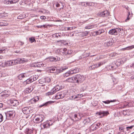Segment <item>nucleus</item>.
Here are the masks:
<instances>
[{
  "label": "nucleus",
  "mask_w": 134,
  "mask_h": 134,
  "mask_svg": "<svg viewBox=\"0 0 134 134\" xmlns=\"http://www.w3.org/2000/svg\"><path fill=\"white\" fill-rule=\"evenodd\" d=\"M3 120V115L0 114V122H2Z\"/></svg>",
  "instance_id": "obj_52"
},
{
  "label": "nucleus",
  "mask_w": 134,
  "mask_h": 134,
  "mask_svg": "<svg viewBox=\"0 0 134 134\" xmlns=\"http://www.w3.org/2000/svg\"><path fill=\"white\" fill-rule=\"evenodd\" d=\"M116 28L112 29L110 30L109 32V34L111 35H117L116 33Z\"/></svg>",
  "instance_id": "obj_16"
},
{
  "label": "nucleus",
  "mask_w": 134,
  "mask_h": 134,
  "mask_svg": "<svg viewBox=\"0 0 134 134\" xmlns=\"http://www.w3.org/2000/svg\"><path fill=\"white\" fill-rule=\"evenodd\" d=\"M51 121L50 120L49 121H47L46 122L44 123L43 126L44 128H49L50 125H51L52 124V123H51Z\"/></svg>",
  "instance_id": "obj_10"
},
{
  "label": "nucleus",
  "mask_w": 134,
  "mask_h": 134,
  "mask_svg": "<svg viewBox=\"0 0 134 134\" xmlns=\"http://www.w3.org/2000/svg\"><path fill=\"white\" fill-rule=\"evenodd\" d=\"M91 121L90 119V118H88L86 119L83 121V123L85 124H87Z\"/></svg>",
  "instance_id": "obj_29"
},
{
  "label": "nucleus",
  "mask_w": 134,
  "mask_h": 134,
  "mask_svg": "<svg viewBox=\"0 0 134 134\" xmlns=\"http://www.w3.org/2000/svg\"><path fill=\"white\" fill-rule=\"evenodd\" d=\"M63 34L61 33H59L54 34V37L57 38L58 37L61 38Z\"/></svg>",
  "instance_id": "obj_27"
},
{
  "label": "nucleus",
  "mask_w": 134,
  "mask_h": 134,
  "mask_svg": "<svg viewBox=\"0 0 134 134\" xmlns=\"http://www.w3.org/2000/svg\"><path fill=\"white\" fill-rule=\"evenodd\" d=\"M29 107H24V108H23L22 109V111L23 112L24 114V112H25L26 111L27 109H28Z\"/></svg>",
  "instance_id": "obj_47"
},
{
  "label": "nucleus",
  "mask_w": 134,
  "mask_h": 134,
  "mask_svg": "<svg viewBox=\"0 0 134 134\" xmlns=\"http://www.w3.org/2000/svg\"><path fill=\"white\" fill-rule=\"evenodd\" d=\"M103 64V62H100L98 64H97V68L101 66Z\"/></svg>",
  "instance_id": "obj_55"
},
{
  "label": "nucleus",
  "mask_w": 134,
  "mask_h": 134,
  "mask_svg": "<svg viewBox=\"0 0 134 134\" xmlns=\"http://www.w3.org/2000/svg\"><path fill=\"white\" fill-rule=\"evenodd\" d=\"M6 51V49H2L0 50V53H5V51Z\"/></svg>",
  "instance_id": "obj_54"
},
{
  "label": "nucleus",
  "mask_w": 134,
  "mask_h": 134,
  "mask_svg": "<svg viewBox=\"0 0 134 134\" xmlns=\"http://www.w3.org/2000/svg\"><path fill=\"white\" fill-rule=\"evenodd\" d=\"M26 74V73L20 74L19 75L18 77L19 79L21 80L27 77Z\"/></svg>",
  "instance_id": "obj_17"
},
{
  "label": "nucleus",
  "mask_w": 134,
  "mask_h": 134,
  "mask_svg": "<svg viewBox=\"0 0 134 134\" xmlns=\"http://www.w3.org/2000/svg\"><path fill=\"white\" fill-rule=\"evenodd\" d=\"M96 26L94 25H91L87 26L85 27V29H90L94 28V27Z\"/></svg>",
  "instance_id": "obj_36"
},
{
  "label": "nucleus",
  "mask_w": 134,
  "mask_h": 134,
  "mask_svg": "<svg viewBox=\"0 0 134 134\" xmlns=\"http://www.w3.org/2000/svg\"><path fill=\"white\" fill-rule=\"evenodd\" d=\"M33 132L32 130L29 129H26L23 132H21L20 134H31Z\"/></svg>",
  "instance_id": "obj_12"
},
{
  "label": "nucleus",
  "mask_w": 134,
  "mask_h": 134,
  "mask_svg": "<svg viewBox=\"0 0 134 134\" xmlns=\"http://www.w3.org/2000/svg\"><path fill=\"white\" fill-rule=\"evenodd\" d=\"M64 97V94L62 92L58 93L55 96V98L56 99H62Z\"/></svg>",
  "instance_id": "obj_8"
},
{
  "label": "nucleus",
  "mask_w": 134,
  "mask_h": 134,
  "mask_svg": "<svg viewBox=\"0 0 134 134\" xmlns=\"http://www.w3.org/2000/svg\"><path fill=\"white\" fill-rule=\"evenodd\" d=\"M14 60L15 65L18 63H23L28 60L24 58H17Z\"/></svg>",
  "instance_id": "obj_5"
},
{
  "label": "nucleus",
  "mask_w": 134,
  "mask_h": 134,
  "mask_svg": "<svg viewBox=\"0 0 134 134\" xmlns=\"http://www.w3.org/2000/svg\"><path fill=\"white\" fill-rule=\"evenodd\" d=\"M101 125V123H98L97 124H96V127L97 126V127L98 128L99 126Z\"/></svg>",
  "instance_id": "obj_62"
},
{
  "label": "nucleus",
  "mask_w": 134,
  "mask_h": 134,
  "mask_svg": "<svg viewBox=\"0 0 134 134\" xmlns=\"http://www.w3.org/2000/svg\"><path fill=\"white\" fill-rule=\"evenodd\" d=\"M49 70L51 73H56L57 74L60 73L59 67H51L49 68Z\"/></svg>",
  "instance_id": "obj_4"
},
{
  "label": "nucleus",
  "mask_w": 134,
  "mask_h": 134,
  "mask_svg": "<svg viewBox=\"0 0 134 134\" xmlns=\"http://www.w3.org/2000/svg\"><path fill=\"white\" fill-rule=\"evenodd\" d=\"M77 114H75L74 115V117L75 119V120H78L79 119L77 117Z\"/></svg>",
  "instance_id": "obj_56"
},
{
  "label": "nucleus",
  "mask_w": 134,
  "mask_h": 134,
  "mask_svg": "<svg viewBox=\"0 0 134 134\" xmlns=\"http://www.w3.org/2000/svg\"><path fill=\"white\" fill-rule=\"evenodd\" d=\"M60 89V86L58 85H57L54 87L52 89V90L55 93L57 91L59 90Z\"/></svg>",
  "instance_id": "obj_24"
},
{
  "label": "nucleus",
  "mask_w": 134,
  "mask_h": 134,
  "mask_svg": "<svg viewBox=\"0 0 134 134\" xmlns=\"http://www.w3.org/2000/svg\"><path fill=\"white\" fill-rule=\"evenodd\" d=\"M10 61L11 62V66L14 65H15L14 60H10Z\"/></svg>",
  "instance_id": "obj_57"
},
{
  "label": "nucleus",
  "mask_w": 134,
  "mask_h": 134,
  "mask_svg": "<svg viewBox=\"0 0 134 134\" xmlns=\"http://www.w3.org/2000/svg\"><path fill=\"white\" fill-rule=\"evenodd\" d=\"M83 96L82 95V94H78L76 95L75 96H74L72 97H74V99H75L76 98H78L79 99L80 98L82 97Z\"/></svg>",
  "instance_id": "obj_34"
},
{
  "label": "nucleus",
  "mask_w": 134,
  "mask_h": 134,
  "mask_svg": "<svg viewBox=\"0 0 134 134\" xmlns=\"http://www.w3.org/2000/svg\"><path fill=\"white\" fill-rule=\"evenodd\" d=\"M5 74H3L2 72H0V77H4Z\"/></svg>",
  "instance_id": "obj_58"
},
{
  "label": "nucleus",
  "mask_w": 134,
  "mask_h": 134,
  "mask_svg": "<svg viewBox=\"0 0 134 134\" xmlns=\"http://www.w3.org/2000/svg\"><path fill=\"white\" fill-rule=\"evenodd\" d=\"M53 102H53L52 101H48V102H46V103H45L41 105L40 106L41 107H42L44 105L46 106H47V105H48V104L53 103Z\"/></svg>",
  "instance_id": "obj_33"
},
{
  "label": "nucleus",
  "mask_w": 134,
  "mask_h": 134,
  "mask_svg": "<svg viewBox=\"0 0 134 134\" xmlns=\"http://www.w3.org/2000/svg\"><path fill=\"white\" fill-rule=\"evenodd\" d=\"M68 68L67 67H65L64 68H59V70H60V73L63 72L65 70H66V69H67Z\"/></svg>",
  "instance_id": "obj_45"
},
{
  "label": "nucleus",
  "mask_w": 134,
  "mask_h": 134,
  "mask_svg": "<svg viewBox=\"0 0 134 134\" xmlns=\"http://www.w3.org/2000/svg\"><path fill=\"white\" fill-rule=\"evenodd\" d=\"M130 67L134 68V62L130 65Z\"/></svg>",
  "instance_id": "obj_64"
},
{
  "label": "nucleus",
  "mask_w": 134,
  "mask_h": 134,
  "mask_svg": "<svg viewBox=\"0 0 134 134\" xmlns=\"http://www.w3.org/2000/svg\"><path fill=\"white\" fill-rule=\"evenodd\" d=\"M39 98L38 97H36V99H32L31 100V102H34V103L36 102L37 101H38L39 100Z\"/></svg>",
  "instance_id": "obj_44"
},
{
  "label": "nucleus",
  "mask_w": 134,
  "mask_h": 134,
  "mask_svg": "<svg viewBox=\"0 0 134 134\" xmlns=\"http://www.w3.org/2000/svg\"><path fill=\"white\" fill-rule=\"evenodd\" d=\"M70 72L71 70L67 72L64 74V77H66L69 76L70 74H71V73H70Z\"/></svg>",
  "instance_id": "obj_42"
},
{
  "label": "nucleus",
  "mask_w": 134,
  "mask_h": 134,
  "mask_svg": "<svg viewBox=\"0 0 134 134\" xmlns=\"http://www.w3.org/2000/svg\"><path fill=\"white\" fill-rule=\"evenodd\" d=\"M116 101L115 100H111L110 101L109 100H107L105 101H103L102 102L106 104H108L110 102H114Z\"/></svg>",
  "instance_id": "obj_39"
},
{
  "label": "nucleus",
  "mask_w": 134,
  "mask_h": 134,
  "mask_svg": "<svg viewBox=\"0 0 134 134\" xmlns=\"http://www.w3.org/2000/svg\"><path fill=\"white\" fill-rule=\"evenodd\" d=\"M73 52L72 50H68L67 52H65V54L67 55H69L71 54Z\"/></svg>",
  "instance_id": "obj_30"
},
{
  "label": "nucleus",
  "mask_w": 134,
  "mask_h": 134,
  "mask_svg": "<svg viewBox=\"0 0 134 134\" xmlns=\"http://www.w3.org/2000/svg\"><path fill=\"white\" fill-rule=\"evenodd\" d=\"M10 103L12 106H16L19 104L18 101L16 100H11Z\"/></svg>",
  "instance_id": "obj_9"
},
{
  "label": "nucleus",
  "mask_w": 134,
  "mask_h": 134,
  "mask_svg": "<svg viewBox=\"0 0 134 134\" xmlns=\"http://www.w3.org/2000/svg\"><path fill=\"white\" fill-rule=\"evenodd\" d=\"M116 31H116L117 35H118V34L120 35V34L121 33L122 34L124 32L123 30L122 29L116 28Z\"/></svg>",
  "instance_id": "obj_20"
},
{
  "label": "nucleus",
  "mask_w": 134,
  "mask_h": 134,
  "mask_svg": "<svg viewBox=\"0 0 134 134\" xmlns=\"http://www.w3.org/2000/svg\"><path fill=\"white\" fill-rule=\"evenodd\" d=\"M25 15H23L22 14H20L19 16H18V19H21L25 18Z\"/></svg>",
  "instance_id": "obj_41"
},
{
  "label": "nucleus",
  "mask_w": 134,
  "mask_h": 134,
  "mask_svg": "<svg viewBox=\"0 0 134 134\" xmlns=\"http://www.w3.org/2000/svg\"><path fill=\"white\" fill-rule=\"evenodd\" d=\"M18 43L19 44V45L21 46L23 45L24 44L23 42L20 41H19L18 42Z\"/></svg>",
  "instance_id": "obj_53"
},
{
  "label": "nucleus",
  "mask_w": 134,
  "mask_h": 134,
  "mask_svg": "<svg viewBox=\"0 0 134 134\" xmlns=\"http://www.w3.org/2000/svg\"><path fill=\"white\" fill-rule=\"evenodd\" d=\"M40 18L42 19H46V17L44 16H40Z\"/></svg>",
  "instance_id": "obj_60"
},
{
  "label": "nucleus",
  "mask_w": 134,
  "mask_h": 134,
  "mask_svg": "<svg viewBox=\"0 0 134 134\" xmlns=\"http://www.w3.org/2000/svg\"><path fill=\"white\" fill-rule=\"evenodd\" d=\"M74 28V27H68L67 28V30H71L73 29V28Z\"/></svg>",
  "instance_id": "obj_59"
},
{
  "label": "nucleus",
  "mask_w": 134,
  "mask_h": 134,
  "mask_svg": "<svg viewBox=\"0 0 134 134\" xmlns=\"http://www.w3.org/2000/svg\"><path fill=\"white\" fill-rule=\"evenodd\" d=\"M89 33L88 31H85L81 33L80 35L82 37H84L87 36Z\"/></svg>",
  "instance_id": "obj_31"
},
{
  "label": "nucleus",
  "mask_w": 134,
  "mask_h": 134,
  "mask_svg": "<svg viewBox=\"0 0 134 134\" xmlns=\"http://www.w3.org/2000/svg\"><path fill=\"white\" fill-rule=\"evenodd\" d=\"M134 126H132L129 127H126V129L127 131H128L130 129H131Z\"/></svg>",
  "instance_id": "obj_48"
},
{
  "label": "nucleus",
  "mask_w": 134,
  "mask_h": 134,
  "mask_svg": "<svg viewBox=\"0 0 134 134\" xmlns=\"http://www.w3.org/2000/svg\"><path fill=\"white\" fill-rule=\"evenodd\" d=\"M126 126H120L119 127V130L121 132H124L125 129L126 128Z\"/></svg>",
  "instance_id": "obj_26"
},
{
  "label": "nucleus",
  "mask_w": 134,
  "mask_h": 134,
  "mask_svg": "<svg viewBox=\"0 0 134 134\" xmlns=\"http://www.w3.org/2000/svg\"><path fill=\"white\" fill-rule=\"evenodd\" d=\"M104 31L103 29L99 30L97 31H94L93 32V34H95L94 36H95L97 35H99L101 34L104 32Z\"/></svg>",
  "instance_id": "obj_13"
},
{
  "label": "nucleus",
  "mask_w": 134,
  "mask_h": 134,
  "mask_svg": "<svg viewBox=\"0 0 134 134\" xmlns=\"http://www.w3.org/2000/svg\"><path fill=\"white\" fill-rule=\"evenodd\" d=\"M97 114L99 115H102L103 116L107 115L109 114L108 111H101L97 113Z\"/></svg>",
  "instance_id": "obj_11"
},
{
  "label": "nucleus",
  "mask_w": 134,
  "mask_h": 134,
  "mask_svg": "<svg viewBox=\"0 0 134 134\" xmlns=\"http://www.w3.org/2000/svg\"><path fill=\"white\" fill-rule=\"evenodd\" d=\"M34 89V88L30 86L28 88H26L25 90V92L27 93H30Z\"/></svg>",
  "instance_id": "obj_23"
},
{
  "label": "nucleus",
  "mask_w": 134,
  "mask_h": 134,
  "mask_svg": "<svg viewBox=\"0 0 134 134\" xmlns=\"http://www.w3.org/2000/svg\"><path fill=\"white\" fill-rule=\"evenodd\" d=\"M4 3L5 4H12L11 1H10L8 0H5L4 1Z\"/></svg>",
  "instance_id": "obj_40"
},
{
  "label": "nucleus",
  "mask_w": 134,
  "mask_h": 134,
  "mask_svg": "<svg viewBox=\"0 0 134 134\" xmlns=\"http://www.w3.org/2000/svg\"><path fill=\"white\" fill-rule=\"evenodd\" d=\"M129 48H130L131 47H127L125 48H122V49H121V50H122L123 51H124V50H125L126 49H128Z\"/></svg>",
  "instance_id": "obj_61"
},
{
  "label": "nucleus",
  "mask_w": 134,
  "mask_h": 134,
  "mask_svg": "<svg viewBox=\"0 0 134 134\" xmlns=\"http://www.w3.org/2000/svg\"><path fill=\"white\" fill-rule=\"evenodd\" d=\"M49 59L51 62H56L57 60H60V58H58L57 57H51L49 58Z\"/></svg>",
  "instance_id": "obj_19"
},
{
  "label": "nucleus",
  "mask_w": 134,
  "mask_h": 134,
  "mask_svg": "<svg viewBox=\"0 0 134 134\" xmlns=\"http://www.w3.org/2000/svg\"><path fill=\"white\" fill-rule=\"evenodd\" d=\"M36 27L38 28H42L43 27V26L42 25H37L36 26Z\"/></svg>",
  "instance_id": "obj_63"
},
{
  "label": "nucleus",
  "mask_w": 134,
  "mask_h": 134,
  "mask_svg": "<svg viewBox=\"0 0 134 134\" xmlns=\"http://www.w3.org/2000/svg\"><path fill=\"white\" fill-rule=\"evenodd\" d=\"M66 81L69 82H74L75 81L74 77L69 78L66 80Z\"/></svg>",
  "instance_id": "obj_37"
},
{
  "label": "nucleus",
  "mask_w": 134,
  "mask_h": 134,
  "mask_svg": "<svg viewBox=\"0 0 134 134\" xmlns=\"http://www.w3.org/2000/svg\"><path fill=\"white\" fill-rule=\"evenodd\" d=\"M97 68V64H96L90 66L89 67V69L90 70H92V69H95L96 68Z\"/></svg>",
  "instance_id": "obj_32"
},
{
  "label": "nucleus",
  "mask_w": 134,
  "mask_h": 134,
  "mask_svg": "<svg viewBox=\"0 0 134 134\" xmlns=\"http://www.w3.org/2000/svg\"><path fill=\"white\" fill-rule=\"evenodd\" d=\"M38 78L37 76H36V75L34 76L33 77H32V80L33 81H35Z\"/></svg>",
  "instance_id": "obj_50"
},
{
  "label": "nucleus",
  "mask_w": 134,
  "mask_h": 134,
  "mask_svg": "<svg viewBox=\"0 0 134 134\" xmlns=\"http://www.w3.org/2000/svg\"><path fill=\"white\" fill-rule=\"evenodd\" d=\"M33 82L32 80V77H31L29 79H28L24 82V83L25 84L27 85Z\"/></svg>",
  "instance_id": "obj_18"
},
{
  "label": "nucleus",
  "mask_w": 134,
  "mask_h": 134,
  "mask_svg": "<svg viewBox=\"0 0 134 134\" xmlns=\"http://www.w3.org/2000/svg\"><path fill=\"white\" fill-rule=\"evenodd\" d=\"M79 5H81L83 7H87V4H86V2H80L79 3Z\"/></svg>",
  "instance_id": "obj_38"
},
{
  "label": "nucleus",
  "mask_w": 134,
  "mask_h": 134,
  "mask_svg": "<svg viewBox=\"0 0 134 134\" xmlns=\"http://www.w3.org/2000/svg\"><path fill=\"white\" fill-rule=\"evenodd\" d=\"M79 71V68H76L73 70H71L70 73H71V74H74L78 72Z\"/></svg>",
  "instance_id": "obj_21"
},
{
  "label": "nucleus",
  "mask_w": 134,
  "mask_h": 134,
  "mask_svg": "<svg viewBox=\"0 0 134 134\" xmlns=\"http://www.w3.org/2000/svg\"><path fill=\"white\" fill-rule=\"evenodd\" d=\"M55 93L53 90H52V89L49 92L46 93V95L47 96H49L50 95H51Z\"/></svg>",
  "instance_id": "obj_35"
},
{
  "label": "nucleus",
  "mask_w": 134,
  "mask_h": 134,
  "mask_svg": "<svg viewBox=\"0 0 134 134\" xmlns=\"http://www.w3.org/2000/svg\"><path fill=\"white\" fill-rule=\"evenodd\" d=\"M5 64L7 66H11L10 60L7 61L5 62Z\"/></svg>",
  "instance_id": "obj_43"
},
{
  "label": "nucleus",
  "mask_w": 134,
  "mask_h": 134,
  "mask_svg": "<svg viewBox=\"0 0 134 134\" xmlns=\"http://www.w3.org/2000/svg\"><path fill=\"white\" fill-rule=\"evenodd\" d=\"M113 44V40L110 39L108 41L104 43V46L105 47H109Z\"/></svg>",
  "instance_id": "obj_14"
},
{
  "label": "nucleus",
  "mask_w": 134,
  "mask_h": 134,
  "mask_svg": "<svg viewBox=\"0 0 134 134\" xmlns=\"http://www.w3.org/2000/svg\"><path fill=\"white\" fill-rule=\"evenodd\" d=\"M87 6H93L95 5V3L92 2H86Z\"/></svg>",
  "instance_id": "obj_28"
},
{
  "label": "nucleus",
  "mask_w": 134,
  "mask_h": 134,
  "mask_svg": "<svg viewBox=\"0 0 134 134\" xmlns=\"http://www.w3.org/2000/svg\"><path fill=\"white\" fill-rule=\"evenodd\" d=\"M10 94V92L8 90H5L2 92L1 96L2 97L5 98L8 97Z\"/></svg>",
  "instance_id": "obj_7"
},
{
  "label": "nucleus",
  "mask_w": 134,
  "mask_h": 134,
  "mask_svg": "<svg viewBox=\"0 0 134 134\" xmlns=\"http://www.w3.org/2000/svg\"><path fill=\"white\" fill-rule=\"evenodd\" d=\"M29 40L31 42V43H32L34 41L36 42V40L34 38H29Z\"/></svg>",
  "instance_id": "obj_46"
},
{
  "label": "nucleus",
  "mask_w": 134,
  "mask_h": 134,
  "mask_svg": "<svg viewBox=\"0 0 134 134\" xmlns=\"http://www.w3.org/2000/svg\"><path fill=\"white\" fill-rule=\"evenodd\" d=\"M98 14L100 16L102 17H105L108 16L109 13L108 11L105 10L103 12H99L98 13Z\"/></svg>",
  "instance_id": "obj_6"
},
{
  "label": "nucleus",
  "mask_w": 134,
  "mask_h": 134,
  "mask_svg": "<svg viewBox=\"0 0 134 134\" xmlns=\"http://www.w3.org/2000/svg\"><path fill=\"white\" fill-rule=\"evenodd\" d=\"M32 108H31V107H29L26 111L25 112H24V114H27L32 113L33 110V109H32Z\"/></svg>",
  "instance_id": "obj_22"
},
{
  "label": "nucleus",
  "mask_w": 134,
  "mask_h": 134,
  "mask_svg": "<svg viewBox=\"0 0 134 134\" xmlns=\"http://www.w3.org/2000/svg\"><path fill=\"white\" fill-rule=\"evenodd\" d=\"M35 65L33 66L35 67H39L41 68V67H45L46 66V64H44L43 63L41 64L40 63H35Z\"/></svg>",
  "instance_id": "obj_15"
},
{
  "label": "nucleus",
  "mask_w": 134,
  "mask_h": 134,
  "mask_svg": "<svg viewBox=\"0 0 134 134\" xmlns=\"http://www.w3.org/2000/svg\"><path fill=\"white\" fill-rule=\"evenodd\" d=\"M44 118V116L42 115H37L34 118L33 120L35 123H39L42 121Z\"/></svg>",
  "instance_id": "obj_1"
},
{
  "label": "nucleus",
  "mask_w": 134,
  "mask_h": 134,
  "mask_svg": "<svg viewBox=\"0 0 134 134\" xmlns=\"http://www.w3.org/2000/svg\"><path fill=\"white\" fill-rule=\"evenodd\" d=\"M6 116V119L8 120L10 119L13 117L14 114L15 115V111L14 110H10L5 113Z\"/></svg>",
  "instance_id": "obj_3"
},
{
  "label": "nucleus",
  "mask_w": 134,
  "mask_h": 134,
  "mask_svg": "<svg viewBox=\"0 0 134 134\" xmlns=\"http://www.w3.org/2000/svg\"><path fill=\"white\" fill-rule=\"evenodd\" d=\"M44 80L43 79H40L38 80V82L39 83L42 84L44 83Z\"/></svg>",
  "instance_id": "obj_49"
},
{
  "label": "nucleus",
  "mask_w": 134,
  "mask_h": 134,
  "mask_svg": "<svg viewBox=\"0 0 134 134\" xmlns=\"http://www.w3.org/2000/svg\"><path fill=\"white\" fill-rule=\"evenodd\" d=\"M97 128H98V127H96V125L95 124H92L90 127V129L92 131L96 130Z\"/></svg>",
  "instance_id": "obj_25"
},
{
  "label": "nucleus",
  "mask_w": 134,
  "mask_h": 134,
  "mask_svg": "<svg viewBox=\"0 0 134 134\" xmlns=\"http://www.w3.org/2000/svg\"><path fill=\"white\" fill-rule=\"evenodd\" d=\"M19 0H12L11 1V3H15L18 2Z\"/></svg>",
  "instance_id": "obj_51"
},
{
  "label": "nucleus",
  "mask_w": 134,
  "mask_h": 134,
  "mask_svg": "<svg viewBox=\"0 0 134 134\" xmlns=\"http://www.w3.org/2000/svg\"><path fill=\"white\" fill-rule=\"evenodd\" d=\"M84 77L82 75H77L74 77L75 81L78 83H81L83 80Z\"/></svg>",
  "instance_id": "obj_2"
}]
</instances>
